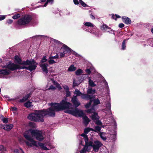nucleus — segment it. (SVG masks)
Returning <instances> with one entry per match:
<instances>
[{"label": "nucleus", "mask_w": 153, "mask_h": 153, "mask_svg": "<svg viewBox=\"0 0 153 153\" xmlns=\"http://www.w3.org/2000/svg\"><path fill=\"white\" fill-rule=\"evenodd\" d=\"M51 107L46 110H36L34 113L30 114L28 118L31 121L36 122L44 121L43 117L45 116L54 117L55 112L65 110V112L76 117H82L84 116L82 110L77 108L73 109L72 105L67 101L66 100H62L59 103H51L49 104Z\"/></svg>", "instance_id": "nucleus-1"}, {"label": "nucleus", "mask_w": 153, "mask_h": 153, "mask_svg": "<svg viewBox=\"0 0 153 153\" xmlns=\"http://www.w3.org/2000/svg\"><path fill=\"white\" fill-rule=\"evenodd\" d=\"M15 60L16 62L20 65H23L21 67L19 65H16L10 62L6 65L7 68L12 71L17 69L26 68L28 70L32 71L34 70L37 67V63L33 59L27 60L26 61L22 62L20 57L16 55L15 57Z\"/></svg>", "instance_id": "nucleus-2"}, {"label": "nucleus", "mask_w": 153, "mask_h": 153, "mask_svg": "<svg viewBox=\"0 0 153 153\" xmlns=\"http://www.w3.org/2000/svg\"><path fill=\"white\" fill-rule=\"evenodd\" d=\"M24 136L25 138L28 141H25V143L28 146L32 147L33 146H37V142L35 141L33 137H35L38 141H41L44 139L42 132L41 131L37 130L30 129L26 131Z\"/></svg>", "instance_id": "nucleus-3"}, {"label": "nucleus", "mask_w": 153, "mask_h": 153, "mask_svg": "<svg viewBox=\"0 0 153 153\" xmlns=\"http://www.w3.org/2000/svg\"><path fill=\"white\" fill-rule=\"evenodd\" d=\"M51 43H53L55 46L57 48H59L62 45V47L60 49V50L65 53V54L67 53H70L71 52L72 50L70 48L65 45L63 44L62 42L57 40L54 39H52L51 40Z\"/></svg>", "instance_id": "nucleus-4"}, {"label": "nucleus", "mask_w": 153, "mask_h": 153, "mask_svg": "<svg viewBox=\"0 0 153 153\" xmlns=\"http://www.w3.org/2000/svg\"><path fill=\"white\" fill-rule=\"evenodd\" d=\"M102 145L101 142L98 140H95L94 142L90 140L86 146H87L88 150H90L91 148L92 147L93 151L95 152H97L100 148L101 147Z\"/></svg>", "instance_id": "nucleus-5"}, {"label": "nucleus", "mask_w": 153, "mask_h": 153, "mask_svg": "<svg viewBox=\"0 0 153 153\" xmlns=\"http://www.w3.org/2000/svg\"><path fill=\"white\" fill-rule=\"evenodd\" d=\"M32 19L31 15H25L21 17L17 22V24L19 26L25 25L30 23Z\"/></svg>", "instance_id": "nucleus-6"}, {"label": "nucleus", "mask_w": 153, "mask_h": 153, "mask_svg": "<svg viewBox=\"0 0 153 153\" xmlns=\"http://www.w3.org/2000/svg\"><path fill=\"white\" fill-rule=\"evenodd\" d=\"M105 107L106 108L105 109V110L107 111L108 113H110V118L111 119V121L113 123L114 128L116 129L117 127V124L116 121L113 118L112 116V114L111 113V105L109 101H108L106 103L105 105Z\"/></svg>", "instance_id": "nucleus-7"}, {"label": "nucleus", "mask_w": 153, "mask_h": 153, "mask_svg": "<svg viewBox=\"0 0 153 153\" xmlns=\"http://www.w3.org/2000/svg\"><path fill=\"white\" fill-rule=\"evenodd\" d=\"M82 28L85 30L94 34L97 37H99L101 35V34L100 33V32L97 29L95 28H91L90 27L84 26L82 27Z\"/></svg>", "instance_id": "nucleus-8"}, {"label": "nucleus", "mask_w": 153, "mask_h": 153, "mask_svg": "<svg viewBox=\"0 0 153 153\" xmlns=\"http://www.w3.org/2000/svg\"><path fill=\"white\" fill-rule=\"evenodd\" d=\"M85 111L89 114H93L91 117L94 121L99 119V117L98 115V114L95 111V109L92 108L88 109Z\"/></svg>", "instance_id": "nucleus-9"}, {"label": "nucleus", "mask_w": 153, "mask_h": 153, "mask_svg": "<svg viewBox=\"0 0 153 153\" xmlns=\"http://www.w3.org/2000/svg\"><path fill=\"white\" fill-rule=\"evenodd\" d=\"M37 145V146H39L42 149L44 150H48L52 148L51 144L48 142L45 143H38Z\"/></svg>", "instance_id": "nucleus-10"}, {"label": "nucleus", "mask_w": 153, "mask_h": 153, "mask_svg": "<svg viewBox=\"0 0 153 153\" xmlns=\"http://www.w3.org/2000/svg\"><path fill=\"white\" fill-rule=\"evenodd\" d=\"M7 64H8V63H7L5 66L6 68L0 70V74L7 75L10 74V70H11L7 68L6 65Z\"/></svg>", "instance_id": "nucleus-11"}, {"label": "nucleus", "mask_w": 153, "mask_h": 153, "mask_svg": "<svg viewBox=\"0 0 153 153\" xmlns=\"http://www.w3.org/2000/svg\"><path fill=\"white\" fill-rule=\"evenodd\" d=\"M40 66L42 69L43 73L47 74L48 72V68L49 67L48 65L46 63H42L40 65Z\"/></svg>", "instance_id": "nucleus-12"}, {"label": "nucleus", "mask_w": 153, "mask_h": 153, "mask_svg": "<svg viewBox=\"0 0 153 153\" xmlns=\"http://www.w3.org/2000/svg\"><path fill=\"white\" fill-rule=\"evenodd\" d=\"M71 102L74 105L77 107L80 105V102L78 100L76 96L74 95L71 99Z\"/></svg>", "instance_id": "nucleus-13"}, {"label": "nucleus", "mask_w": 153, "mask_h": 153, "mask_svg": "<svg viewBox=\"0 0 153 153\" xmlns=\"http://www.w3.org/2000/svg\"><path fill=\"white\" fill-rule=\"evenodd\" d=\"M123 21L126 24H130L131 23L130 19L128 17L123 16L122 17Z\"/></svg>", "instance_id": "nucleus-14"}, {"label": "nucleus", "mask_w": 153, "mask_h": 153, "mask_svg": "<svg viewBox=\"0 0 153 153\" xmlns=\"http://www.w3.org/2000/svg\"><path fill=\"white\" fill-rule=\"evenodd\" d=\"M81 98L82 99L87 100L92 99L91 96L87 94H82L81 95Z\"/></svg>", "instance_id": "nucleus-15"}, {"label": "nucleus", "mask_w": 153, "mask_h": 153, "mask_svg": "<svg viewBox=\"0 0 153 153\" xmlns=\"http://www.w3.org/2000/svg\"><path fill=\"white\" fill-rule=\"evenodd\" d=\"M13 127V124L6 125L3 126V128L5 130L9 131Z\"/></svg>", "instance_id": "nucleus-16"}, {"label": "nucleus", "mask_w": 153, "mask_h": 153, "mask_svg": "<svg viewBox=\"0 0 153 153\" xmlns=\"http://www.w3.org/2000/svg\"><path fill=\"white\" fill-rule=\"evenodd\" d=\"M83 122L85 126H87L90 120L89 119L88 117L86 116H83Z\"/></svg>", "instance_id": "nucleus-17"}, {"label": "nucleus", "mask_w": 153, "mask_h": 153, "mask_svg": "<svg viewBox=\"0 0 153 153\" xmlns=\"http://www.w3.org/2000/svg\"><path fill=\"white\" fill-rule=\"evenodd\" d=\"M86 134H81V136L84 137V140L85 142V145H86L87 144H88V143L89 142V141H90V140H89L88 138V136L86 135Z\"/></svg>", "instance_id": "nucleus-18"}, {"label": "nucleus", "mask_w": 153, "mask_h": 153, "mask_svg": "<svg viewBox=\"0 0 153 153\" xmlns=\"http://www.w3.org/2000/svg\"><path fill=\"white\" fill-rule=\"evenodd\" d=\"M111 133L110 135L107 136V137L110 140H112L113 141L115 140L116 138V132L114 131L113 135H111Z\"/></svg>", "instance_id": "nucleus-19"}, {"label": "nucleus", "mask_w": 153, "mask_h": 153, "mask_svg": "<svg viewBox=\"0 0 153 153\" xmlns=\"http://www.w3.org/2000/svg\"><path fill=\"white\" fill-rule=\"evenodd\" d=\"M87 92L88 94H93L96 93V90L91 88H88L87 90Z\"/></svg>", "instance_id": "nucleus-20"}, {"label": "nucleus", "mask_w": 153, "mask_h": 153, "mask_svg": "<svg viewBox=\"0 0 153 153\" xmlns=\"http://www.w3.org/2000/svg\"><path fill=\"white\" fill-rule=\"evenodd\" d=\"M88 85H89L91 87H94L96 85L94 83V82L92 80L90 77H88Z\"/></svg>", "instance_id": "nucleus-21"}, {"label": "nucleus", "mask_w": 153, "mask_h": 153, "mask_svg": "<svg viewBox=\"0 0 153 153\" xmlns=\"http://www.w3.org/2000/svg\"><path fill=\"white\" fill-rule=\"evenodd\" d=\"M99 135L100 137L103 140H106L107 134L105 133L104 132H100Z\"/></svg>", "instance_id": "nucleus-22"}, {"label": "nucleus", "mask_w": 153, "mask_h": 153, "mask_svg": "<svg viewBox=\"0 0 153 153\" xmlns=\"http://www.w3.org/2000/svg\"><path fill=\"white\" fill-rule=\"evenodd\" d=\"M76 68L75 67L74 65H71L68 68V71L69 72L74 71H76Z\"/></svg>", "instance_id": "nucleus-23"}, {"label": "nucleus", "mask_w": 153, "mask_h": 153, "mask_svg": "<svg viewBox=\"0 0 153 153\" xmlns=\"http://www.w3.org/2000/svg\"><path fill=\"white\" fill-rule=\"evenodd\" d=\"M94 102V104L92 106V107L91 108H94V107L95 105H98L100 103V101L98 99H97L95 100H93Z\"/></svg>", "instance_id": "nucleus-24"}, {"label": "nucleus", "mask_w": 153, "mask_h": 153, "mask_svg": "<svg viewBox=\"0 0 153 153\" xmlns=\"http://www.w3.org/2000/svg\"><path fill=\"white\" fill-rule=\"evenodd\" d=\"M85 26L90 27L91 28H93L94 25L91 23L90 22H86L84 23Z\"/></svg>", "instance_id": "nucleus-25"}, {"label": "nucleus", "mask_w": 153, "mask_h": 153, "mask_svg": "<svg viewBox=\"0 0 153 153\" xmlns=\"http://www.w3.org/2000/svg\"><path fill=\"white\" fill-rule=\"evenodd\" d=\"M30 94H28L25 97H24L23 98L20 100L21 102H23L27 100L30 97Z\"/></svg>", "instance_id": "nucleus-26"}, {"label": "nucleus", "mask_w": 153, "mask_h": 153, "mask_svg": "<svg viewBox=\"0 0 153 153\" xmlns=\"http://www.w3.org/2000/svg\"><path fill=\"white\" fill-rule=\"evenodd\" d=\"M90 150H88L87 146L85 145L83 148L80 151V153H86L87 151L89 152Z\"/></svg>", "instance_id": "nucleus-27"}, {"label": "nucleus", "mask_w": 153, "mask_h": 153, "mask_svg": "<svg viewBox=\"0 0 153 153\" xmlns=\"http://www.w3.org/2000/svg\"><path fill=\"white\" fill-rule=\"evenodd\" d=\"M90 131H94V129L90 128H85L84 130V133L85 134H88Z\"/></svg>", "instance_id": "nucleus-28"}, {"label": "nucleus", "mask_w": 153, "mask_h": 153, "mask_svg": "<svg viewBox=\"0 0 153 153\" xmlns=\"http://www.w3.org/2000/svg\"><path fill=\"white\" fill-rule=\"evenodd\" d=\"M101 29L102 30L106 31L107 29H110L109 27L105 24H103V25L101 26Z\"/></svg>", "instance_id": "nucleus-29"}, {"label": "nucleus", "mask_w": 153, "mask_h": 153, "mask_svg": "<svg viewBox=\"0 0 153 153\" xmlns=\"http://www.w3.org/2000/svg\"><path fill=\"white\" fill-rule=\"evenodd\" d=\"M103 83L104 84V85H105V86L106 88V89L107 90V94H110V92L109 89V87L108 84V83L106 82V81L104 79L103 81Z\"/></svg>", "instance_id": "nucleus-30"}, {"label": "nucleus", "mask_w": 153, "mask_h": 153, "mask_svg": "<svg viewBox=\"0 0 153 153\" xmlns=\"http://www.w3.org/2000/svg\"><path fill=\"white\" fill-rule=\"evenodd\" d=\"M25 106L27 108H30L31 106H33L32 102H30L29 101H28L25 102L24 104Z\"/></svg>", "instance_id": "nucleus-31"}, {"label": "nucleus", "mask_w": 153, "mask_h": 153, "mask_svg": "<svg viewBox=\"0 0 153 153\" xmlns=\"http://www.w3.org/2000/svg\"><path fill=\"white\" fill-rule=\"evenodd\" d=\"M53 76L51 75V76H49V78L51 80L52 82V83H53V84L56 85L58 83L57 82L54 80L53 79Z\"/></svg>", "instance_id": "nucleus-32"}, {"label": "nucleus", "mask_w": 153, "mask_h": 153, "mask_svg": "<svg viewBox=\"0 0 153 153\" xmlns=\"http://www.w3.org/2000/svg\"><path fill=\"white\" fill-rule=\"evenodd\" d=\"M74 94L76 95V96H80L82 94V93L80 91H79L78 89H76L75 91L74 92Z\"/></svg>", "instance_id": "nucleus-33"}, {"label": "nucleus", "mask_w": 153, "mask_h": 153, "mask_svg": "<svg viewBox=\"0 0 153 153\" xmlns=\"http://www.w3.org/2000/svg\"><path fill=\"white\" fill-rule=\"evenodd\" d=\"M21 16V14L17 13L14 15L12 16V18L14 19H16L20 17Z\"/></svg>", "instance_id": "nucleus-34"}, {"label": "nucleus", "mask_w": 153, "mask_h": 153, "mask_svg": "<svg viewBox=\"0 0 153 153\" xmlns=\"http://www.w3.org/2000/svg\"><path fill=\"white\" fill-rule=\"evenodd\" d=\"M53 1L54 0H47L45 4L43 6V7H46L48 3H50L51 4H52L53 2Z\"/></svg>", "instance_id": "nucleus-35"}, {"label": "nucleus", "mask_w": 153, "mask_h": 153, "mask_svg": "<svg viewBox=\"0 0 153 153\" xmlns=\"http://www.w3.org/2000/svg\"><path fill=\"white\" fill-rule=\"evenodd\" d=\"M101 128L99 126H96L95 127V130L94 131L96 132H100L101 130Z\"/></svg>", "instance_id": "nucleus-36"}, {"label": "nucleus", "mask_w": 153, "mask_h": 153, "mask_svg": "<svg viewBox=\"0 0 153 153\" xmlns=\"http://www.w3.org/2000/svg\"><path fill=\"white\" fill-rule=\"evenodd\" d=\"M82 73V71L81 69H79L77 70L75 72L76 75L77 76H79Z\"/></svg>", "instance_id": "nucleus-37"}, {"label": "nucleus", "mask_w": 153, "mask_h": 153, "mask_svg": "<svg viewBox=\"0 0 153 153\" xmlns=\"http://www.w3.org/2000/svg\"><path fill=\"white\" fill-rule=\"evenodd\" d=\"M110 29H107L105 31L108 32L110 33H111L115 35L114 33V31L110 27H109Z\"/></svg>", "instance_id": "nucleus-38"}, {"label": "nucleus", "mask_w": 153, "mask_h": 153, "mask_svg": "<svg viewBox=\"0 0 153 153\" xmlns=\"http://www.w3.org/2000/svg\"><path fill=\"white\" fill-rule=\"evenodd\" d=\"M59 58V56L58 53H56V55L54 56H52L51 55L49 57V59H58Z\"/></svg>", "instance_id": "nucleus-39"}, {"label": "nucleus", "mask_w": 153, "mask_h": 153, "mask_svg": "<svg viewBox=\"0 0 153 153\" xmlns=\"http://www.w3.org/2000/svg\"><path fill=\"white\" fill-rule=\"evenodd\" d=\"M46 36H45L44 35H36L34 36L33 37V38L34 39H40L42 38H44L45 37H46Z\"/></svg>", "instance_id": "nucleus-40"}, {"label": "nucleus", "mask_w": 153, "mask_h": 153, "mask_svg": "<svg viewBox=\"0 0 153 153\" xmlns=\"http://www.w3.org/2000/svg\"><path fill=\"white\" fill-rule=\"evenodd\" d=\"M92 101V100H90V102L85 105V107L86 108H88L91 106Z\"/></svg>", "instance_id": "nucleus-41"}, {"label": "nucleus", "mask_w": 153, "mask_h": 153, "mask_svg": "<svg viewBox=\"0 0 153 153\" xmlns=\"http://www.w3.org/2000/svg\"><path fill=\"white\" fill-rule=\"evenodd\" d=\"M126 45L125 43V40H124L122 42V49L123 50H125L126 49Z\"/></svg>", "instance_id": "nucleus-42"}, {"label": "nucleus", "mask_w": 153, "mask_h": 153, "mask_svg": "<svg viewBox=\"0 0 153 153\" xmlns=\"http://www.w3.org/2000/svg\"><path fill=\"white\" fill-rule=\"evenodd\" d=\"M48 62L50 64H53L56 63V62L52 59H49Z\"/></svg>", "instance_id": "nucleus-43"}, {"label": "nucleus", "mask_w": 153, "mask_h": 153, "mask_svg": "<svg viewBox=\"0 0 153 153\" xmlns=\"http://www.w3.org/2000/svg\"><path fill=\"white\" fill-rule=\"evenodd\" d=\"M79 2L80 4L83 7H86V4L82 0H79Z\"/></svg>", "instance_id": "nucleus-44"}, {"label": "nucleus", "mask_w": 153, "mask_h": 153, "mask_svg": "<svg viewBox=\"0 0 153 153\" xmlns=\"http://www.w3.org/2000/svg\"><path fill=\"white\" fill-rule=\"evenodd\" d=\"M63 88H64V89L65 90V91H68V90H69V88L68 86L66 85H64L62 86Z\"/></svg>", "instance_id": "nucleus-45"}, {"label": "nucleus", "mask_w": 153, "mask_h": 153, "mask_svg": "<svg viewBox=\"0 0 153 153\" xmlns=\"http://www.w3.org/2000/svg\"><path fill=\"white\" fill-rule=\"evenodd\" d=\"M78 85V84L77 83V81L75 80L74 79L73 81V87H74L77 86Z\"/></svg>", "instance_id": "nucleus-46"}, {"label": "nucleus", "mask_w": 153, "mask_h": 153, "mask_svg": "<svg viewBox=\"0 0 153 153\" xmlns=\"http://www.w3.org/2000/svg\"><path fill=\"white\" fill-rule=\"evenodd\" d=\"M65 53L63 52H60L59 53V58H62L65 56Z\"/></svg>", "instance_id": "nucleus-47"}, {"label": "nucleus", "mask_w": 153, "mask_h": 153, "mask_svg": "<svg viewBox=\"0 0 153 153\" xmlns=\"http://www.w3.org/2000/svg\"><path fill=\"white\" fill-rule=\"evenodd\" d=\"M95 123L96 124L101 125L102 124V122L99 120H96L95 121Z\"/></svg>", "instance_id": "nucleus-48"}, {"label": "nucleus", "mask_w": 153, "mask_h": 153, "mask_svg": "<svg viewBox=\"0 0 153 153\" xmlns=\"http://www.w3.org/2000/svg\"><path fill=\"white\" fill-rule=\"evenodd\" d=\"M47 61V59L46 58V56H44L41 60V62L42 63H45V62Z\"/></svg>", "instance_id": "nucleus-49"}, {"label": "nucleus", "mask_w": 153, "mask_h": 153, "mask_svg": "<svg viewBox=\"0 0 153 153\" xmlns=\"http://www.w3.org/2000/svg\"><path fill=\"white\" fill-rule=\"evenodd\" d=\"M56 89V88L54 87L53 85H51L50 86L49 88L48 89V90H54Z\"/></svg>", "instance_id": "nucleus-50"}, {"label": "nucleus", "mask_w": 153, "mask_h": 153, "mask_svg": "<svg viewBox=\"0 0 153 153\" xmlns=\"http://www.w3.org/2000/svg\"><path fill=\"white\" fill-rule=\"evenodd\" d=\"M91 68L87 69L85 71L87 74H90L91 73Z\"/></svg>", "instance_id": "nucleus-51"}, {"label": "nucleus", "mask_w": 153, "mask_h": 153, "mask_svg": "<svg viewBox=\"0 0 153 153\" xmlns=\"http://www.w3.org/2000/svg\"><path fill=\"white\" fill-rule=\"evenodd\" d=\"M66 93V97H68L70 96L71 93L69 91V90L66 91H65Z\"/></svg>", "instance_id": "nucleus-52"}, {"label": "nucleus", "mask_w": 153, "mask_h": 153, "mask_svg": "<svg viewBox=\"0 0 153 153\" xmlns=\"http://www.w3.org/2000/svg\"><path fill=\"white\" fill-rule=\"evenodd\" d=\"M2 121L4 123H6L8 122V119L7 118H4L3 119H2Z\"/></svg>", "instance_id": "nucleus-53"}, {"label": "nucleus", "mask_w": 153, "mask_h": 153, "mask_svg": "<svg viewBox=\"0 0 153 153\" xmlns=\"http://www.w3.org/2000/svg\"><path fill=\"white\" fill-rule=\"evenodd\" d=\"M5 150L4 146L2 145L0 146V151L1 152H3Z\"/></svg>", "instance_id": "nucleus-54"}, {"label": "nucleus", "mask_w": 153, "mask_h": 153, "mask_svg": "<svg viewBox=\"0 0 153 153\" xmlns=\"http://www.w3.org/2000/svg\"><path fill=\"white\" fill-rule=\"evenodd\" d=\"M29 126L30 127H34V124L32 122H30L29 124Z\"/></svg>", "instance_id": "nucleus-55"}, {"label": "nucleus", "mask_w": 153, "mask_h": 153, "mask_svg": "<svg viewBox=\"0 0 153 153\" xmlns=\"http://www.w3.org/2000/svg\"><path fill=\"white\" fill-rule=\"evenodd\" d=\"M56 87L59 89L61 90L62 89L61 86L59 83H58L56 85Z\"/></svg>", "instance_id": "nucleus-56"}, {"label": "nucleus", "mask_w": 153, "mask_h": 153, "mask_svg": "<svg viewBox=\"0 0 153 153\" xmlns=\"http://www.w3.org/2000/svg\"><path fill=\"white\" fill-rule=\"evenodd\" d=\"M111 18L112 19L116 20L117 19L115 15H114V14H111Z\"/></svg>", "instance_id": "nucleus-57"}, {"label": "nucleus", "mask_w": 153, "mask_h": 153, "mask_svg": "<svg viewBox=\"0 0 153 153\" xmlns=\"http://www.w3.org/2000/svg\"><path fill=\"white\" fill-rule=\"evenodd\" d=\"M13 22V20L11 19H9L7 21V22L8 24H11Z\"/></svg>", "instance_id": "nucleus-58"}, {"label": "nucleus", "mask_w": 153, "mask_h": 153, "mask_svg": "<svg viewBox=\"0 0 153 153\" xmlns=\"http://www.w3.org/2000/svg\"><path fill=\"white\" fill-rule=\"evenodd\" d=\"M5 18V16H1L0 17V20H2L4 19Z\"/></svg>", "instance_id": "nucleus-59"}, {"label": "nucleus", "mask_w": 153, "mask_h": 153, "mask_svg": "<svg viewBox=\"0 0 153 153\" xmlns=\"http://www.w3.org/2000/svg\"><path fill=\"white\" fill-rule=\"evenodd\" d=\"M124 26V25L123 23H120L119 25V27L120 28H122Z\"/></svg>", "instance_id": "nucleus-60"}, {"label": "nucleus", "mask_w": 153, "mask_h": 153, "mask_svg": "<svg viewBox=\"0 0 153 153\" xmlns=\"http://www.w3.org/2000/svg\"><path fill=\"white\" fill-rule=\"evenodd\" d=\"M73 1L75 4H78L79 2L77 0H73Z\"/></svg>", "instance_id": "nucleus-61"}, {"label": "nucleus", "mask_w": 153, "mask_h": 153, "mask_svg": "<svg viewBox=\"0 0 153 153\" xmlns=\"http://www.w3.org/2000/svg\"><path fill=\"white\" fill-rule=\"evenodd\" d=\"M151 42L150 44L151 46H152L153 47V39H151Z\"/></svg>", "instance_id": "nucleus-62"}, {"label": "nucleus", "mask_w": 153, "mask_h": 153, "mask_svg": "<svg viewBox=\"0 0 153 153\" xmlns=\"http://www.w3.org/2000/svg\"><path fill=\"white\" fill-rule=\"evenodd\" d=\"M90 17L91 18L93 19H95V17L92 15H91V14L90 15Z\"/></svg>", "instance_id": "nucleus-63"}, {"label": "nucleus", "mask_w": 153, "mask_h": 153, "mask_svg": "<svg viewBox=\"0 0 153 153\" xmlns=\"http://www.w3.org/2000/svg\"><path fill=\"white\" fill-rule=\"evenodd\" d=\"M14 153H19L17 149H15L14 151Z\"/></svg>", "instance_id": "nucleus-64"}]
</instances>
